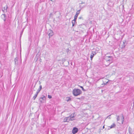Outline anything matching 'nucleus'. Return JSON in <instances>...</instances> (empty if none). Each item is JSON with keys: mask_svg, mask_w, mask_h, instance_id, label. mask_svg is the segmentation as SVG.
Here are the masks:
<instances>
[{"mask_svg": "<svg viewBox=\"0 0 134 134\" xmlns=\"http://www.w3.org/2000/svg\"><path fill=\"white\" fill-rule=\"evenodd\" d=\"M82 91L79 89H74L72 91L73 94L75 96H77L80 95L82 93Z\"/></svg>", "mask_w": 134, "mask_h": 134, "instance_id": "1", "label": "nucleus"}, {"mask_svg": "<svg viewBox=\"0 0 134 134\" xmlns=\"http://www.w3.org/2000/svg\"><path fill=\"white\" fill-rule=\"evenodd\" d=\"M105 58L106 60V62H109V64H108V65L112 62L113 58L112 57L106 56L105 57Z\"/></svg>", "mask_w": 134, "mask_h": 134, "instance_id": "2", "label": "nucleus"}, {"mask_svg": "<svg viewBox=\"0 0 134 134\" xmlns=\"http://www.w3.org/2000/svg\"><path fill=\"white\" fill-rule=\"evenodd\" d=\"M79 7L81 9H82L83 8L85 7L86 6V3L85 2H83L82 1H79Z\"/></svg>", "mask_w": 134, "mask_h": 134, "instance_id": "3", "label": "nucleus"}, {"mask_svg": "<svg viewBox=\"0 0 134 134\" xmlns=\"http://www.w3.org/2000/svg\"><path fill=\"white\" fill-rule=\"evenodd\" d=\"M1 18L3 20L4 23H5L6 21L7 20V17L6 15L5 14H3L1 15Z\"/></svg>", "mask_w": 134, "mask_h": 134, "instance_id": "4", "label": "nucleus"}, {"mask_svg": "<svg viewBox=\"0 0 134 134\" xmlns=\"http://www.w3.org/2000/svg\"><path fill=\"white\" fill-rule=\"evenodd\" d=\"M47 34L49 36V38L52 37L54 34L53 31L51 30H48Z\"/></svg>", "mask_w": 134, "mask_h": 134, "instance_id": "5", "label": "nucleus"}, {"mask_svg": "<svg viewBox=\"0 0 134 134\" xmlns=\"http://www.w3.org/2000/svg\"><path fill=\"white\" fill-rule=\"evenodd\" d=\"M8 6L7 5H6L3 7V9H2V10L4 13H6L7 12Z\"/></svg>", "mask_w": 134, "mask_h": 134, "instance_id": "6", "label": "nucleus"}, {"mask_svg": "<svg viewBox=\"0 0 134 134\" xmlns=\"http://www.w3.org/2000/svg\"><path fill=\"white\" fill-rule=\"evenodd\" d=\"M78 131V129L76 127H74L72 130V132L73 134L76 133Z\"/></svg>", "mask_w": 134, "mask_h": 134, "instance_id": "7", "label": "nucleus"}, {"mask_svg": "<svg viewBox=\"0 0 134 134\" xmlns=\"http://www.w3.org/2000/svg\"><path fill=\"white\" fill-rule=\"evenodd\" d=\"M42 96V97L40 98L39 99V100L41 103H42L43 101L45 100L46 99V97L44 96Z\"/></svg>", "mask_w": 134, "mask_h": 134, "instance_id": "8", "label": "nucleus"}, {"mask_svg": "<svg viewBox=\"0 0 134 134\" xmlns=\"http://www.w3.org/2000/svg\"><path fill=\"white\" fill-rule=\"evenodd\" d=\"M96 54V52H92L90 56V58L91 60H92V59L93 58V57L94 55H95Z\"/></svg>", "mask_w": 134, "mask_h": 134, "instance_id": "9", "label": "nucleus"}, {"mask_svg": "<svg viewBox=\"0 0 134 134\" xmlns=\"http://www.w3.org/2000/svg\"><path fill=\"white\" fill-rule=\"evenodd\" d=\"M42 86L41 85H40V86H39V88L37 90L36 93H37V94H38V93H39V92L41 90V89H42Z\"/></svg>", "mask_w": 134, "mask_h": 134, "instance_id": "10", "label": "nucleus"}, {"mask_svg": "<svg viewBox=\"0 0 134 134\" xmlns=\"http://www.w3.org/2000/svg\"><path fill=\"white\" fill-rule=\"evenodd\" d=\"M74 116H72V115H71L70 116V117H69V119H68L69 120V121H70V120L72 121V120H74Z\"/></svg>", "mask_w": 134, "mask_h": 134, "instance_id": "11", "label": "nucleus"}, {"mask_svg": "<svg viewBox=\"0 0 134 134\" xmlns=\"http://www.w3.org/2000/svg\"><path fill=\"white\" fill-rule=\"evenodd\" d=\"M69 118V117L65 118L64 119V122H69V121L68 120Z\"/></svg>", "mask_w": 134, "mask_h": 134, "instance_id": "12", "label": "nucleus"}, {"mask_svg": "<svg viewBox=\"0 0 134 134\" xmlns=\"http://www.w3.org/2000/svg\"><path fill=\"white\" fill-rule=\"evenodd\" d=\"M81 9H81L80 8V9L77 11L75 15L78 16V15L80 14V11Z\"/></svg>", "mask_w": 134, "mask_h": 134, "instance_id": "13", "label": "nucleus"}, {"mask_svg": "<svg viewBox=\"0 0 134 134\" xmlns=\"http://www.w3.org/2000/svg\"><path fill=\"white\" fill-rule=\"evenodd\" d=\"M116 126V125L114 123L110 127L111 129L114 128Z\"/></svg>", "mask_w": 134, "mask_h": 134, "instance_id": "14", "label": "nucleus"}, {"mask_svg": "<svg viewBox=\"0 0 134 134\" xmlns=\"http://www.w3.org/2000/svg\"><path fill=\"white\" fill-rule=\"evenodd\" d=\"M38 94H37V93H36L34 96H33V98L34 100H35L36 98L37 97V95H38Z\"/></svg>", "mask_w": 134, "mask_h": 134, "instance_id": "15", "label": "nucleus"}, {"mask_svg": "<svg viewBox=\"0 0 134 134\" xmlns=\"http://www.w3.org/2000/svg\"><path fill=\"white\" fill-rule=\"evenodd\" d=\"M117 117L116 119L117 121H119L120 120V117L119 116H117Z\"/></svg>", "mask_w": 134, "mask_h": 134, "instance_id": "16", "label": "nucleus"}, {"mask_svg": "<svg viewBox=\"0 0 134 134\" xmlns=\"http://www.w3.org/2000/svg\"><path fill=\"white\" fill-rule=\"evenodd\" d=\"M72 23L75 24V23H76V20H73L72 21Z\"/></svg>", "mask_w": 134, "mask_h": 134, "instance_id": "17", "label": "nucleus"}, {"mask_svg": "<svg viewBox=\"0 0 134 134\" xmlns=\"http://www.w3.org/2000/svg\"><path fill=\"white\" fill-rule=\"evenodd\" d=\"M78 16L75 15L74 16V19L73 20H76Z\"/></svg>", "mask_w": 134, "mask_h": 134, "instance_id": "18", "label": "nucleus"}, {"mask_svg": "<svg viewBox=\"0 0 134 134\" xmlns=\"http://www.w3.org/2000/svg\"><path fill=\"white\" fill-rule=\"evenodd\" d=\"M124 116L123 115H122V117L121 118V119H122V124L123 123V122L124 121Z\"/></svg>", "mask_w": 134, "mask_h": 134, "instance_id": "19", "label": "nucleus"}, {"mask_svg": "<svg viewBox=\"0 0 134 134\" xmlns=\"http://www.w3.org/2000/svg\"><path fill=\"white\" fill-rule=\"evenodd\" d=\"M79 86L80 87V88H82V91H86V90L85 89H84V88H83V87L82 86Z\"/></svg>", "mask_w": 134, "mask_h": 134, "instance_id": "20", "label": "nucleus"}, {"mask_svg": "<svg viewBox=\"0 0 134 134\" xmlns=\"http://www.w3.org/2000/svg\"><path fill=\"white\" fill-rule=\"evenodd\" d=\"M71 99L69 97H67L66 98V100L68 102L70 101Z\"/></svg>", "mask_w": 134, "mask_h": 134, "instance_id": "21", "label": "nucleus"}, {"mask_svg": "<svg viewBox=\"0 0 134 134\" xmlns=\"http://www.w3.org/2000/svg\"><path fill=\"white\" fill-rule=\"evenodd\" d=\"M123 43H124V44L122 45V47H121V48H124L125 46L124 45V42Z\"/></svg>", "mask_w": 134, "mask_h": 134, "instance_id": "22", "label": "nucleus"}, {"mask_svg": "<svg viewBox=\"0 0 134 134\" xmlns=\"http://www.w3.org/2000/svg\"><path fill=\"white\" fill-rule=\"evenodd\" d=\"M70 51V50L69 49V48L66 49V52L68 53Z\"/></svg>", "mask_w": 134, "mask_h": 134, "instance_id": "23", "label": "nucleus"}, {"mask_svg": "<svg viewBox=\"0 0 134 134\" xmlns=\"http://www.w3.org/2000/svg\"><path fill=\"white\" fill-rule=\"evenodd\" d=\"M48 97L49 98H52V96L51 95H48Z\"/></svg>", "mask_w": 134, "mask_h": 134, "instance_id": "24", "label": "nucleus"}, {"mask_svg": "<svg viewBox=\"0 0 134 134\" xmlns=\"http://www.w3.org/2000/svg\"><path fill=\"white\" fill-rule=\"evenodd\" d=\"M79 19H82L83 18L82 17V16H80L79 18Z\"/></svg>", "mask_w": 134, "mask_h": 134, "instance_id": "25", "label": "nucleus"}, {"mask_svg": "<svg viewBox=\"0 0 134 134\" xmlns=\"http://www.w3.org/2000/svg\"><path fill=\"white\" fill-rule=\"evenodd\" d=\"M108 82H106V83H103V84H102V85H103L104 84V85H105L107 83H108Z\"/></svg>", "mask_w": 134, "mask_h": 134, "instance_id": "26", "label": "nucleus"}, {"mask_svg": "<svg viewBox=\"0 0 134 134\" xmlns=\"http://www.w3.org/2000/svg\"><path fill=\"white\" fill-rule=\"evenodd\" d=\"M129 133L130 134H131V132H130V129L129 130Z\"/></svg>", "mask_w": 134, "mask_h": 134, "instance_id": "27", "label": "nucleus"}, {"mask_svg": "<svg viewBox=\"0 0 134 134\" xmlns=\"http://www.w3.org/2000/svg\"><path fill=\"white\" fill-rule=\"evenodd\" d=\"M17 60V59L16 58H15V59H14V61L15 63L16 62V61Z\"/></svg>", "mask_w": 134, "mask_h": 134, "instance_id": "28", "label": "nucleus"}, {"mask_svg": "<svg viewBox=\"0 0 134 134\" xmlns=\"http://www.w3.org/2000/svg\"><path fill=\"white\" fill-rule=\"evenodd\" d=\"M72 26H74V25H75V24H73V23H72Z\"/></svg>", "mask_w": 134, "mask_h": 134, "instance_id": "29", "label": "nucleus"}, {"mask_svg": "<svg viewBox=\"0 0 134 134\" xmlns=\"http://www.w3.org/2000/svg\"><path fill=\"white\" fill-rule=\"evenodd\" d=\"M107 62L108 63H109V62Z\"/></svg>", "mask_w": 134, "mask_h": 134, "instance_id": "30", "label": "nucleus"}, {"mask_svg": "<svg viewBox=\"0 0 134 134\" xmlns=\"http://www.w3.org/2000/svg\"><path fill=\"white\" fill-rule=\"evenodd\" d=\"M22 34V32L21 33V34Z\"/></svg>", "mask_w": 134, "mask_h": 134, "instance_id": "31", "label": "nucleus"}, {"mask_svg": "<svg viewBox=\"0 0 134 134\" xmlns=\"http://www.w3.org/2000/svg\"><path fill=\"white\" fill-rule=\"evenodd\" d=\"M104 128V126H103V128Z\"/></svg>", "mask_w": 134, "mask_h": 134, "instance_id": "32", "label": "nucleus"}]
</instances>
